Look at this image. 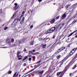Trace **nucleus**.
Returning a JSON list of instances; mask_svg holds the SVG:
<instances>
[{
  "instance_id": "16",
  "label": "nucleus",
  "mask_w": 77,
  "mask_h": 77,
  "mask_svg": "<svg viewBox=\"0 0 77 77\" xmlns=\"http://www.w3.org/2000/svg\"><path fill=\"white\" fill-rule=\"evenodd\" d=\"M64 48H65L64 47H62L61 48H60V49H59V51H60V52L61 51H62V50H64Z\"/></svg>"
},
{
  "instance_id": "15",
  "label": "nucleus",
  "mask_w": 77,
  "mask_h": 77,
  "mask_svg": "<svg viewBox=\"0 0 77 77\" xmlns=\"http://www.w3.org/2000/svg\"><path fill=\"white\" fill-rule=\"evenodd\" d=\"M59 52H60L59 50H58V51H56V52L54 54V55H57V54H58L59 53Z\"/></svg>"
},
{
  "instance_id": "45",
  "label": "nucleus",
  "mask_w": 77,
  "mask_h": 77,
  "mask_svg": "<svg viewBox=\"0 0 77 77\" xmlns=\"http://www.w3.org/2000/svg\"><path fill=\"white\" fill-rule=\"evenodd\" d=\"M32 54L33 55H36V53H32Z\"/></svg>"
},
{
  "instance_id": "20",
  "label": "nucleus",
  "mask_w": 77,
  "mask_h": 77,
  "mask_svg": "<svg viewBox=\"0 0 77 77\" xmlns=\"http://www.w3.org/2000/svg\"><path fill=\"white\" fill-rule=\"evenodd\" d=\"M47 46V45L46 44H45L44 45H43L42 47L43 48H45V47H46V46Z\"/></svg>"
},
{
  "instance_id": "14",
  "label": "nucleus",
  "mask_w": 77,
  "mask_h": 77,
  "mask_svg": "<svg viewBox=\"0 0 77 77\" xmlns=\"http://www.w3.org/2000/svg\"><path fill=\"white\" fill-rule=\"evenodd\" d=\"M72 19H73V17H70V18L69 19V20L67 21V23H69Z\"/></svg>"
},
{
  "instance_id": "32",
  "label": "nucleus",
  "mask_w": 77,
  "mask_h": 77,
  "mask_svg": "<svg viewBox=\"0 0 77 77\" xmlns=\"http://www.w3.org/2000/svg\"><path fill=\"white\" fill-rule=\"evenodd\" d=\"M63 74H61L59 77H62L63 76Z\"/></svg>"
},
{
  "instance_id": "21",
  "label": "nucleus",
  "mask_w": 77,
  "mask_h": 77,
  "mask_svg": "<svg viewBox=\"0 0 77 77\" xmlns=\"http://www.w3.org/2000/svg\"><path fill=\"white\" fill-rule=\"evenodd\" d=\"M61 73H62V72H58L57 73V75L59 76V75H60V74H61Z\"/></svg>"
},
{
  "instance_id": "26",
  "label": "nucleus",
  "mask_w": 77,
  "mask_h": 77,
  "mask_svg": "<svg viewBox=\"0 0 77 77\" xmlns=\"http://www.w3.org/2000/svg\"><path fill=\"white\" fill-rule=\"evenodd\" d=\"M45 77H51L50 75H49V74H48Z\"/></svg>"
},
{
  "instance_id": "49",
  "label": "nucleus",
  "mask_w": 77,
  "mask_h": 77,
  "mask_svg": "<svg viewBox=\"0 0 77 77\" xmlns=\"http://www.w3.org/2000/svg\"><path fill=\"white\" fill-rule=\"evenodd\" d=\"M36 55H37V54H39V52H36Z\"/></svg>"
},
{
  "instance_id": "42",
  "label": "nucleus",
  "mask_w": 77,
  "mask_h": 77,
  "mask_svg": "<svg viewBox=\"0 0 77 77\" xmlns=\"http://www.w3.org/2000/svg\"><path fill=\"white\" fill-rule=\"evenodd\" d=\"M21 18L20 17V18L19 19H18V21L19 20V21H21Z\"/></svg>"
},
{
  "instance_id": "53",
  "label": "nucleus",
  "mask_w": 77,
  "mask_h": 77,
  "mask_svg": "<svg viewBox=\"0 0 77 77\" xmlns=\"http://www.w3.org/2000/svg\"><path fill=\"white\" fill-rule=\"evenodd\" d=\"M76 67H77V66L76 65H75L74 66V68H76Z\"/></svg>"
},
{
  "instance_id": "63",
  "label": "nucleus",
  "mask_w": 77,
  "mask_h": 77,
  "mask_svg": "<svg viewBox=\"0 0 77 77\" xmlns=\"http://www.w3.org/2000/svg\"><path fill=\"white\" fill-rule=\"evenodd\" d=\"M18 75V74H17V75H16L17 76V75Z\"/></svg>"
},
{
  "instance_id": "1",
  "label": "nucleus",
  "mask_w": 77,
  "mask_h": 77,
  "mask_svg": "<svg viewBox=\"0 0 77 77\" xmlns=\"http://www.w3.org/2000/svg\"><path fill=\"white\" fill-rule=\"evenodd\" d=\"M18 21V18H17L15 19L14 21V22L11 25V27H15V26L17 25V23Z\"/></svg>"
},
{
  "instance_id": "33",
  "label": "nucleus",
  "mask_w": 77,
  "mask_h": 77,
  "mask_svg": "<svg viewBox=\"0 0 77 77\" xmlns=\"http://www.w3.org/2000/svg\"><path fill=\"white\" fill-rule=\"evenodd\" d=\"M24 16V14H22L21 16L20 17V18H22V17Z\"/></svg>"
},
{
  "instance_id": "40",
  "label": "nucleus",
  "mask_w": 77,
  "mask_h": 77,
  "mask_svg": "<svg viewBox=\"0 0 77 77\" xmlns=\"http://www.w3.org/2000/svg\"><path fill=\"white\" fill-rule=\"evenodd\" d=\"M35 51H36V50H35V49H33V50L32 51L33 52H35Z\"/></svg>"
},
{
  "instance_id": "29",
  "label": "nucleus",
  "mask_w": 77,
  "mask_h": 77,
  "mask_svg": "<svg viewBox=\"0 0 77 77\" xmlns=\"http://www.w3.org/2000/svg\"><path fill=\"white\" fill-rule=\"evenodd\" d=\"M33 25H32L30 26V29H32L33 28Z\"/></svg>"
},
{
  "instance_id": "5",
  "label": "nucleus",
  "mask_w": 77,
  "mask_h": 77,
  "mask_svg": "<svg viewBox=\"0 0 77 77\" xmlns=\"http://www.w3.org/2000/svg\"><path fill=\"white\" fill-rule=\"evenodd\" d=\"M24 19H25V17H23L20 22V24H23L24 23Z\"/></svg>"
},
{
  "instance_id": "58",
  "label": "nucleus",
  "mask_w": 77,
  "mask_h": 77,
  "mask_svg": "<svg viewBox=\"0 0 77 77\" xmlns=\"http://www.w3.org/2000/svg\"><path fill=\"white\" fill-rule=\"evenodd\" d=\"M75 38H77V35L75 36Z\"/></svg>"
},
{
  "instance_id": "8",
  "label": "nucleus",
  "mask_w": 77,
  "mask_h": 77,
  "mask_svg": "<svg viewBox=\"0 0 77 77\" xmlns=\"http://www.w3.org/2000/svg\"><path fill=\"white\" fill-rule=\"evenodd\" d=\"M53 32L51 30V29H48V31L46 32V34H48V33H52Z\"/></svg>"
},
{
  "instance_id": "10",
  "label": "nucleus",
  "mask_w": 77,
  "mask_h": 77,
  "mask_svg": "<svg viewBox=\"0 0 77 77\" xmlns=\"http://www.w3.org/2000/svg\"><path fill=\"white\" fill-rule=\"evenodd\" d=\"M56 21V19L55 18L53 19L51 21V24H53Z\"/></svg>"
},
{
  "instance_id": "48",
  "label": "nucleus",
  "mask_w": 77,
  "mask_h": 77,
  "mask_svg": "<svg viewBox=\"0 0 77 77\" xmlns=\"http://www.w3.org/2000/svg\"><path fill=\"white\" fill-rule=\"evenodd\" d=\"M23 66H26V63H25L23 64Z\"/></svg>"
},
{
  "instance_id": "62",
  "label": "nucleus",
  "mask_w": 77,
  "mask_h": 77,
  "mask_svg": "<svg viewBox=\"0 0 77 77\" xmlns=\"http://www.w3.org/2000/svg\"><path fill=\"white\" fill-rule=\"evenodd\" d=\"M39 77H41V75H39Z\"/></svg>"
},
{
  "instance_id": "25",
  "label": "nucleus",
  "mask_w": 77,
  "mask_h": 77,
  "mask_svg": "<svg viewBox=\"0 0 77 77\" xmlns=\"http://www.w3.org/2000/svg\"><path fill=\"white\" fill-rule=\"evenodd\" d=\"M29 53L31 54H33V53H32V51H29Z\"/></svg>"
},
{
  "instance_id": "17",
  "label": "nucleus",
  "mask_w": 77,
  "mask_h": 77,
  "mask_svg": "<svg viewBox=\"0 0 77 77\" xmlns=\"http://www.w3.org/2000/svg\"><path fill=\"white\" fill-rule=\"evenodd\" d=\"M66 14H64L62 16V18L64 19V18H66Z\"/></svg>"
},
{
  "instance_id": "11",
  "label": "nucleus",
  "mask_w": 77,
  "mask_h": 77,
  "mask_svg": "<svg viewBox=\"0 0 77 77\" xmlns=\"http://www.w3.org/2000/svg\"><path fill=\"white\" fill-rule=\"evenodd\" d=\"M68 70V69H67V68H65L64 69V70L62 72V73H63V74H65V72H66V71Z\"/></svg>"
},
{
  "instance_id": "47",
  "label": "nucleus",
  "mask_w": 77,
  "mask_h": 77,
  "mask_svg": "<svg viewBox=\"0 0 77 77\" xmlns=\"http://www.w3.org/2000/svg\"><path fill=\"white\" fill-rule=\"evenodd\" d=\"M13 15L14 16H16L17 15V13H15Z\"/></svg>"
},
{
  "instance_id": "52",
  "label": "nucleus",
  "mask_w": 77,
  "mask_h": 77,
  "mask_svg": "<svg viewBox=\"0 0 77 77\" xmlns=\"http://www.w3.org/2000/svg\"><path fill=\"white\" fill-rule=\"evenodd\" d=\"M38 1L39 2H41L42 1V0H38Z\"/></svg>"
},
{
  "instance_id": "55",
  "label": "nucleus",
  "mask_w": 77,
  "mask_h": 77,
  "mask_svg": "<svg viewBox=\"0 0 77 77\" xmlns=\"http://www.w3.org/2000/svg\"><path fill=\"white\" fill-rule=\"evenodd\" d=\"M72 73H69V76H71V75H72Z\"/></svg>"
},
{
  "instance_id": "9",
  "label": "nucleus",
  "mask_w": 77,
  "mask_h": 77,
  "mask_svg": "<svg viewBox=\"0 0 77 77\" xmlns=\"http://www.w3.org/2000/svg\"><path fill=\"white\" fill-rule=\"evenodd\" d=\"M77 30H75V31L73 32H72L68 36V37H70V36H72V35H73V34H74V33H75V32H77Z\"/></svg>"
},
{
  "instance_id": "23",
  "label": "nucleus",
  "mask_w": 77,
  "mask_h": 77,
  "mask_svg": "<svg viewBox=\"0 0 77 77\" xmlns=\"http://www.w3.org/2000/svg\"><path fill=\"white\" fill-rule=\"evenodd\" d=\"M12 73V71H9L8 72V74H11Z\"/></svg>"
},
{
  "instance_id": "18",
  "label": "nucleus",
  "mask_w": 77,
  "mask_h": 77,
  "mask_svg": "<svg viewBox=\"0 0 77 77\" xmlns=\"http://www.w3.org/2000/svg\"><path fill=\"white\" fill-rule=\"evenodd\" d=\"M27 59H28V56H26L25 57L23 60V61H24V60H26Z\"/></svg>"
},
{
  "instance_id": "54",
  "label": "nucleus",
  "mask_w": 77,
  "mask_h": 77,
  "mask_svg": "<svg viewBox=\"0 0 77 77\" xmlns=\"http://www.w3.org/2000/svg\"><path fill=\"white\" fill-rule=\"evenodd\" d=\"M55 35H54L53 37V39H54V38H55Z\"/></svg>"
},
{
  "instance_id": "6",
  "label": "nucleus",
  "mask_w": 77,
  "mask_h": 77,
  "mask_svg": "<svg viewBox=\"0 0 77 77\" xmlns=\"http://www.w3.org/2000/svg\"><path fill=\"white\" fill-rule=\"evenodd\" d=\"M64 24H60L58 25V26H57V27L59 28V29H61L63 26Z\"/></svg>"
},
{
  "instance_id": "2",
  "label": "nucleus",
  "mask_w": 77,
  "mask_h": 77,
  "mask_svg": "<svg viewBox=\"0 0 77 77\" xmlns=\"http://www.w3.org/2000/svg\"><path fill=\"white\" fill-rule=\"evenodd\" d=\"M15 6L14 7V11H16L17 9H18L19 8V5H18L17 3H15L14 4Z\"/></svg>"
},
{
  "instance_id": "22",
  "label": "nucleus",
  "mask_w": 77,
  "mask_h": 77,
  "mask_svg": "<svg viewBox=\"0 0 77 77\" xmlns=\"http://www.w3.org/2000/svg\"><path fill=\"white\" fill-rule=\"evenodd\" d=\"M33 43H34V41H31L30 42L31 45H33Z\"/></svg>"
},
{
  "instance_id": "12",
  "label": "nucleus",
  "mask_w": 77,
  "mask_h": 77,
  "mask_svg": "<svg viewBox=\"0 0 77 77\" xmlns=\"http://www.w3.org/2000/svg\"><path fill=\"white\" fill-rule=\"evenodd\" d=\"M51 30H52V32H53L56 30V28L55 27H52L51 28Z\"/></svg>"
},
{
  "instance_id": "31",
  "label": "nucleus",
  "mask_w": 77,
  "mask_h": 77,
  "mask_svg": "<svg viewBox=\"0 0 77 77\" xmlns=\"http://www.w3.org/2000/svg\"><path fill=\"white\" fill-rule=\"evenodd\" d=\"M70 6V5H67L66 6V8H68Z\"/></svg>"
},
{
  "instance_id": "35",
  "label": "nucleus",
  "mask_w": 77,
  "mask_h": 77,
  "mask_svg": "<svg viewBox=\"0 0 77 77\" xmlns=\"http://www.w3.org/2000/svg\"><path fill=\"white\" fill-rule=\"evenodd\" d=\"M29 61H31V60H32V58H29Z\"/></svg>"
},
{
  "instance_id": "50",
  "label": "nucleus",
  "mask_w": 77,
  "mask_h": 77,
  "mask_svg": "<svg viewBox=\"0 0 77 77\" xmlns=\"http://www.w3.org/2000/svg\"><path fill=\"white\" fill-rule=\"evenodd\" d=\"M35 58H36V57H35V56H33V59H35Z\"/></svg>"
},
{
  "instance_id": "59",
  "label": "nucleus",
  "mask_w": 77,
  "mask_h": 77,
  "mask_svg": "<svg viewBox=\"0 0 77 77\" xmlns=\"http://www.w3.org/2000/svg\"><path fill=\"white\" fill-rule=\"evenodd\" d=\"M20 76H21V75H19V77H20Z\"/></svg>"
},
{
  "instance_id": "44",
  "label": "nucleus",
  "mask_w": 77,
  "mask_h": 77,
  "mask_svg": "<svg viewBox=\"0 0 77 77\" xmlns=\"http://www.w3.org/2000/svg\"><path fill=\"white\" fill-rule=\"evenodd\" d=\"M22 58H20V57H19V58H18V60H21V59H22Z\"/></svg>"
},
{
  "instance_id": "51",
  "label": "nucleus",
  "mask_w": 77,
  "mask_h": 77,
  "mask_svg": "<svg viewBox=\"0 0 77 77\" xmlns=\"http://www.w3.org/2000/svg\"><path fill=\"white\" fill-rule=\"evenodd\" d=\"M14 15H13L12 16V19L14 18Z\"/></svg>"
},
{
  "instance_id": "34",
  "label": "nucleus",
  "mask_w": 77,
  "mask_h": 77,
  "mask_svg": "<svg viewBox=\"0 0 77 77\" xmlns=\"http://www.w3.org/2000/svg\"><path fill=\"white\" fill-rule=\"evenodd\" d=\"M39 40L40 41H42V38H40L39 39Z\"/></svg>"
},
{
  "instance_id": "43",
  "label": "nucleus",
  "mask_w": 77,
  "mask_h": 77,
  "mask_svg": "<svg viewBox=\"0 0 77 77\" xmlns=\"http://www.w3.org/2000/svg\"><path fill=\"white\" fill-rule=\"evenodd\" d=\"M2 10H0V14H2Z\"/></svg>"
},
{
  "instance_id": "36",
  "label": "nucleus",
  "mask_w": 77,
  "mask_h": 77,
  "mask_svg": "<svg viewBox=\"0 0 77 77\" xmlns=\"http://www.w3.org/2000/svg\"><path fill=\"white\" fill-rule=\"evenodd\" d=\"M8 28L7 27H5V28H4V30H6V29H8Z\"/></svg>"
},
{
  "instance_id": "38",
  "label": "nucleus",
  "mask_w": 77,
  "mask_h": 77,
  "mask_svg": "<svg viewBox=\"0 0 77 77\" xmlns=\"http://www.w3.org/2000/svg\"><path fill=\"white\" fill-rule=\"evenodd\" d=\"M77 20H75V21H73V22H72V23H73V24H74V23H75V22H77Z\"/></svg>"
},
{
  "instance_id": "56",
  "label": "nucleus",
  "mask_w": 77,
  "mask_h": 77,
  "mask_svg": "<svg viewBox=\"0 0 77 77\" xmlns=\"http://www.w3.org/2000/svg\"><path fill=\"white\" fill-rule=\"evenodd\" d=\"M41 63V61H39L37 63Z\"/></svg>"
},
{
  "instance_id": "39",
  "label": "nucleus",
  "mask_w": 77,
  "mask_h": 77,
  "mask_svg": "<svg viewBox=\"0 0 77 77\" xmlns=\"http://www.w3.org/2000/svg\"><path fill=\"white\" fill-rule=\"evenodd\" d=\"M25 13V12H24V11H23L22 13V14H23V15H24V13Z\"/></svg>"
},
{
  "instance_id": "60",
  "label": "nucleus",
  "mask_w": 77,
  "mask_h": 77,
  "mask_svg": "<svg viewBox=\"0 0 77 77\" xmlns=\"http://www.w3.org/2000/svg\"><path fill=\"white\" fill-rule=\"evenodd\" d=\"M75 68H73L72 69H75Z\"/></svg>"
},
{
  "instance_id": "3",
  "label": "nucleus",
  "mask_w": 77,
  "mask_h": 77,
  "mask_svg": "<svg viewBox=\"0 0 77 77\" xmlns=\"http://www.w3.org/2000/svg\"><path fill=\"white\" fill-rule=\"evenodd\" d=\"M36 68H34V69H32L30 71H29L28 72L26 73L25 74H24L23 75H26L27 74H29V73L31 72H32V71H34V70H35V69Z\"/></svg>"
},
{
  "instance_id": "57",
  "label": "nucleus",
  "mask_w": 77,
  "mask_h": 77,
  "mask_svg": "<svg viewBox=\"0 0 77 77\" xmlns=\"http://www.w3.org/2000/svg\"><path fill=\"white\" fill-rule=\"evenodd\" d=\"M28 57H32V55H28Z\"/></svg>"
},
{
  "instance_id": "19",
  "label": "nucleus",
  "mask_w": 77,
  "mask_h": 77,
  "mask_svg": "<svg viewBox=\"0 0 77 77\" xmlns=\"http://www.w3.org/2000/svg\"><path fill=\"white\" fill-rule=\"evenodd\" d=\"M71 56L69 54H68V55L66 56V58H68V57H71Z\"/></svg>"
},
{
  "instance_id": "61",
  "label": "nucleus",
  "mask_w": 77,
  "mask_h": 77,
  "mask_svg": "<svg viewBox=\"0 0 77 77\" xmlns=\"http://www.w3.org/2000/svg\"><path fill=\"white\" fill-rule=\"evenodd\" d=\"M75 44H77V42H75Z\"/></svg>"
},
{
  "instance_id": "37",
  "label": "nucleus",
  "mask_w": 77,
  "mask_h": 77,
  "mask_svg": "<svg viewBox=\"0 0 77 77\" xmlns=\"http://www.w3.org/2000/svg\"><path fill=\"white\" fill-rule=\"evenodd\" d=\"M60 16H58L56 17V20H58Z\"/></svg>"
},
{
  "instance_id": "30",
  "label": "nucleus",
  "mask_w": 77,
  "mask_h": 77,
  "mask_svg": "<svg viewBox=\"0 0 77 77\" xmlns=\"http://www.w3.org/2000/svg\"><path fill=\"white\" fill-rule=\"evenodd\" d=\"M60 57V55L57 56V59H59Z\"/></svg>"
},
{
  "instance_id": "28",
  "label": "nucleus",
  "mask_w": 77,
  "mask_h": 77,
  "mask_svg": "<svg viewBox=\"0 0 77 77\" xmlns=\"http://www.w3.org/2000/svg\"><path fill=\"white\" fill-rule=\"evenodd\" d=\"M17 74V72H16L15 74H14L13 77H15Z\"/></svg>"
},
{
  "instance_id": "41",
  "label": "nucleus",
  "mask_w": 77,
  "mask_h": 77,
  "mask_svg": "<svg viewBox=\"0 0 77 77\" xmlns=\"http://www.w3.org/2000/svg\"><path fill=\"white\" fill-rule=\"evenodd\" d=\"M11 41L12 42H14V38H12L11 39Z\"/></svg>"
},
{
  "instance_id": "4",
  "label": "nucleus",
  "mask_w": 77,
  "mask_h": 77,
  "mask_svg": "<svg viewBox=\"0 0 77 77\" xmlns=\"http://www.w3.org/2000/svg\"><path fill=\"white\" fill-rule=\"evenodd\" d=\"M44 70L40 71H38V74H40L41 75H42L43 74V73H44Z\"/></svg>"
},
{
  "instance_id": "27",
  "label": "nucleus",
  "mask_w": 77,
  "mask_h": 77,
  "mask_svg": "<svg viewBox=\"0 0 77 77\" xmlns=\"http://www.w3.org/2000/svg\"><path fill=\"white\" fill-rule=\"evenodd\" d=\"M37 66L36 65H35L34 66V68H38V66Z\"/></svg>"
},
{
  "instance_id": "46",
  "label": "nucleus",
  "mask_w": 77,
  "mask_h": 77,
  "mask_svg": "<svg viewBox=\"0 0 77 77\" xmlns=\"http://www.w3.org/2000/svg\"><path fill=\"white\" fill-rule=\"evenodd\" d=\"M24 51H25V52H26V51H27V50L26 49H25L24 50H23Z\"/></svg>"
},
{
  "instance_id": "13",
  "label": "nucleus",
  "mask_w": 77,
  "mask_h": 77,
  "mask_svg": "<svg viewBox=\"0 0 77 77\" xmlns=\"http://www.w3.org/2000/svg\"><path fill=\"white\" fill-rule=\"evenodd\" d=\"M21 53V52L19 51H17V56L18 57H20V55L19 54Z\"/></svg>"
},
{
  "instance_id": "24",
  "label": "nucleus",
  "mask_w": 77,
  "mask_h": 77,
  "mask_svg": "<svg viewBox=\"0 0 77 77\" xmlns=\"http://www.w3.org/2000/svg\"><path fill=\"white\" fill-rule=\"evenodd\" d=\"M59 29L60 28H59L57 27L56 28V31L58 32L59 31Z\"/></svg>"
},
{
  "instance_id": "7",
  "label": "nucleus",
  "mask_w": 77,
  "mask_h": 77,
  "mask_svg": "<svg viewBox=\"0 0 77 77\" xmlns=\"http://www.w3.org/2000/svg\"><path fill=\"white\" fill-rule=\"evenodd\" d=\"M74 51V52H73ZM75 51H74V49H73L72 51L70 52L69 54L71 56L72 54H73V53L75 52Z\"/></svg>"
},
{
  "instance_id": "64",
  "label": "nucleus",
  "mask_w": 77,
  "mask_h": 77,
  "mask_svg": "<svg viewBox=\"0 0 77 77\" xmlns=\"http://www.w3.org/2000/svg\"><path fill=\"white\" fill-rule=\"evenodd\" d=\"M54 69H55V68H54V69L53 70H54Z\"/></svg>"
}]
</instances>
